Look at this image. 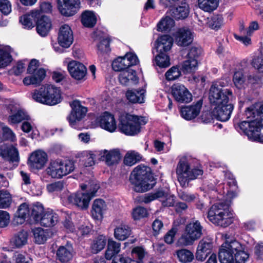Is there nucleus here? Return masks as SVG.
<instances>
[{
	"instance_id": "53",
	"label": "nucleus",
	"mask_w": 263,
	"mask_h": 263,
	"mask_svg": "<svg viewBox=\"0 0 263 263\" xmlns=\"http://www.w3.org/2000/svg\"><path fill=\"white\" fill-rule=\"evenodd\" d=\"M5 106L11 113L15 112L22 109L19 102L13 99L7 100L5 102Z\"/></svg>"
},
{
	"instance_id": "19",
	"label": "nucleus",
	"mask_w": 263,
	"mask_h": 263,
	"mask_svg": "<svg viewBox=\"0 0 263 263\" xmlns=\"http://www.w3.org/2000/svg\"><path fill=\"white\" fill-rule=\"evenodd\" d=\"M48 161L46 153L42 150H36L32 152L28 159V164L31 168L35 170L42 169Z\"/></svg>"
},
{
	"instance_id": "21",
	"label": "nucleus",
	"mask_w": 263,
	"mask_h": 263,
	"mask_svg": "<svg viewBox=\"0 0 263 263\" xmlns=\"http://www.w3.org/2000/svg\"><path fill=\"white\" fill-rule=\"evenodd\" d=\"M114 223L115 224L114 236L117 240L124 241L132 234L130 227L124 221L116 220L114 221Z\"/></svg>"
},
{
	"instance_id": "48",
	"label": "nucleus",
	"mask_w": 263,
	"mask_h": 263,
	"mask_svg": "<svg viewBox=\"0 0 263 263\" xmlns=\"http://www.w3.org/2000/svg\"><path fill=\"white\" fill-rule=\"evenodd\" d=\"M158 54L155 57V62L160 67L165 68L168 67L170 63L169 57L165 52H158Z\"/></svg>"
},
{
	"instance_id": "54",
	"label": "nucleus",
	"mask_w": 263,
	"mask_h": 263,
	"mask_svg": "<svg viewBox=\"0 0 263 263\" xmlns=\"http://www.w3.org/2000/svg\"><path fill=\"white\" fill-rule=\"evenodd\" d=\"M223 23V18L220 15H215L211 17L207 22L208 26L212 29L219 28Z\"/></svg>"
},
{
	"instance_id": "46",
	"label": "nucleus",
	"mask_w": 263,
	"mask_h": 263,
	"mask_svg": "<svg viewBox=\"0 0 263 263\" xmlns=\"http://www.w3.org/2000/svg\"><path fill=\"white\" fill-rule=\"evenodd\" d=\"M142 158L141 155L135 151L128 152L124 158V163L126 165L132 166L139 161Z\"/></svg>"
},
{
	"instance_id": "26",
	"label": "nucleus",
	"mask_w": 263,
	"mask_h": 263,
	"mask_svg": "<svg viewBox=\"0 0 263 263\" xmlns=\"http://www.w3.org/2000/svg\"><path fill=\"white\" fill-rule=\"evenodd\" d=\"M107 210V204L103 200L95 199L93 202L91 210V216L93 219L101 220L103 219V215Z\"/></svg>"
},
{
	"instance_id": "37",
	"label": "nucleus",
	"mask_w": 263,
	"mask_h": 263,
	"mask_svg": "<svg viewBox=\"0 0 263 263\" xmlns=\"http://www.w3.org/2000/svg\"><path fill=\"white\" fill-rule=\"evenodd\" d=\"M12 50L8 46H0V68L5 67L12 61Z\"/></svg>"
},
{
	"instance_id": "39",
	"label": "nucleus",
	"mask_w": 263,
	"mask_h": 263,
	"mask_svg": "<svg viewBox=\"0 0 263 263\" xmlns=\"http://www.w3.org/2000/svg\"><path fill=\"white\" fill-rule=\"evenodd\" d=\"M121 249V243L112 239H108L107 248L105 256L106 259L110 260L116 254H118Z\"/></svg>"
},
{
	"instance_id": "5",
	"label": "nucleus",
	"mask_w": 263,
	"mask_h": 263,
	"mask_svg": "<svg viewBox=\"0 0 263 263\" xmlns=\"http://www.w3.org/2000/svg\"><path fill=\"white\" fill-rule=\"evenodd\" d=\"M82 191L86 192L79 191L75 193H69L67 192L62 196L63 200H67V201L80 209H87L92 197L99 188V185L95 181H92L88 184H82L80 185Z\"/></svg>"
},
{
	"instance_id": "57",
	"label": "nucleus",
	"mask_w": 263,
	"mask_h": 263,
	"mask_svg": "<svg viewBox=\"0 0 263 263\" xmlns=\"http://www.w3.org/2000/svg\"><path fill=\"white\" fill-rule=\"evenodd\" d=\"M0 125L3 130V136L5 138L12 142L16 140L15 134L9 127L2 123Z\"/></svg>"
},
{
	"instance_id": "9",
	"label": "nucleus",
	"mask_w": 263,
	"mask_h": 263,
	"mask_svg": "<svg viewBox=\"0 0 263 263\" xmlns=\"http://www.w3.org/2000/svg\"><path fill=\"white\" fill-rule=\"evenodd\" d=\"M75 169L74 162L69 160L58 159L50 160L46 171L48 175L54 179H61Z\"/></svg>"
},
{
	"instance_id": "8",
	"label": "nucleus",
	"mask_w": 263,
	"mask_h": 263,
	"mask_svg": "<svg viewBox=\"0 0 263 263\" xmlns=\"http://www.w3.org/2000/svg\"><path fill=\"white\" fill-rule=\"evenodd\" d=\"M120 131L127 136H135L141 132V126L147 121L142 117L123 113L119 117Z\"/></svg>"
},
{
	"instance_id": "3",
	"label": "nucleus",
	"mask_w": 263,
	"mask_h": 263,
	"mask_svg": "<svg viewBox=\"0 0 263 263\" xmlns=\"http://www.w3.org/2000/svg\"><path fill=\"white\" fill-rule=\"evenodd\" d=\"M259 103H255L248 107L245 111V116L250 120L241 122L238 125L252 141H263V136H260L261 123L259 121Z\"/></svg>"
},
{
	"instance_id": "22",
	"label": "nucleus",
	"mask_w": 263,
	"mask_h": 263,
	"mask_svg": "<svg viewBox=\"0 0 263 263\" xmlns=\"http://www.w3.org/2000/svg\"><path fill=\"white\" fill-rule=\"evenodd\" d=\"M96 121L99 126L109 132L113 133L117 129V123L113 115L104 112L97 117Z\"/></svg>"
},
{
	"instance_id": "23",
	"label": "nucleus",
	"mask_w": 263,
	"mask_h": 263,
	"mask_svg": "<svg viewBox=\"0 0 263 263\" xmlns=\"http://www.w3.org/2000/svg\"><path fill=\"white\" fill-rule=\"evenodd\" d=\"M213 243L211 240L207 239H202L198 244L196 258L199 261H204L207 256L211 253Z\"/></svg>"
},
{
	"instance_id": "20",
	"label": "nucleus",
	"mask_w": 263,
	"mask_h": 263,
	"mask_svg": "<svg viewBox=\"0 0 263 263\" xmlns=\"http://www.w3.org/2000/svg\"><path fill=\"white\" fill-rule=\"evenodd\" d=\"M73 41V32L71 27L67 24L61 26L58 33L59 44L63 48H67L72 44Z\"/></svg>"
},
{
	"instance_id": "63",
	"label": "nucleus",
	"mask_w": 263,
	"mask_h": 263,
	"mask_svg": "<svg viewBox=\"0 0 263 263\" xmlns=\"http://www.w3.org/2000/svg\"><path fill=\"white\" fill-rule=\"evenodd\" d=\"M194 258V255L191 251L182 249V263L191 262Z\"/></svg>"
},
{
	"instance_id": "60",
	"label": "nucleus",
	"mask_w": 263,
	"mask_h": 263,
	"mask_svg": "<svg viewBox=\"0 0 263 263\" xmlns=\"http://www.w3.org/2000/svg\"><path fill=\"white\" fill-rule=\"evenodd\" d=\"M0 11L6 15L11 12V4L8 0H0Z\"/></svg>"
},
{
	"instance_id": "6",
	"label": "nucleus",
	"mask_w": 263,
	"mask_h": 263,
	"mask_svg": "<svg viewBox=\"0 0 263 263\" xmlns=\"http://www.w3.org/2000/svg\"><path fill=\"white\" fill-rule=\"evenodd\" d=\"M32 99L43 104L53 106L61 102L63 98L61 89L51 85L42 86L31 92Z\"/></svg>"
},
{
	"instance_id": "59",
	"label": "nucleus",
	"mask_w": 263,
	"mask_h": 263,
	"mask_svg": "<svg viewBox=\"0 0 263 263\" xmlns=\"http://www.w3.org/2000/svg\"><path fill=\"white\" fill-rule=\"evenodd\" d=\"M252 66L258 71L263 72V56L260 54L258 56L255 57L252 61Z\"/></svg>"
},
{
	"instance_id": "49",
	"label": "nucleus",
	"mask_w": 263,
	"mask_h": 263,
	"mask_svg": "<svg viewBox=\"0 0 263 263\" xmlns=\"http://www.w3.org/2000/svg\"><path fill=\"white\" fill-rule=\"evenodd\" d=\"M12 201L10 194L6 190L0 191V208L6 209L9 207Z\"/></svg>"
},
{
	"instance_id": "61",
	"label": "nucleus",
	"mask_w": 263,
	"mask_h": 263,
	"mask_svg": "<svg viewBox=\"0 0 263 263\" xmlns=\"http://www.w3.org/2000/svg\"><path fill=\"white\" fill-rule=\"evenodd\" d=\"M64 188V183L62 181H57L54 183L48 184L47 186V189L49 192H59Z\"/></svg>"
},
{
	"instance_id": "2",
	"label": "nucleus",
	"mask_w": 263,
	"mask_h": 263,
	"mask_svg": "<svg viewBox=\"0 0 263 263\" xmlns=\"http://www.w3.org/2000/svg\"><path fill=\"white\" fill-rule=\"evenodd\" d=\"M194 33L188 27L182 28V72L193 74L197 69L198 58L201 53V48L198 46L189 47L194 40Z\"/></svg>"
},
{
	"instance_id": "35",
	"label": "nucleus",
	"mask_w": 263,
	"mask_h": 263,
	"mask_svg": "<svg viewBox=\"0 0 263 263\" xmlns=\"http://www.w3.org/2000/svg\"><path fill=\"white\" fill-rule=\"evenodd\" d=\"M39 17H40V12L34 10L30 13L21 16L20 21L25 28L30 29L34 27V22Z\"/></svg>"
},
{
	"instance_id": "18",
	"label": "nucleus",
	"mask_w": 263,
	"mask_h": 263,
	"mask_svg": "<svg viewBox=\"0 0 263 263\" xmlns=\"http://www.w3.org/2000/svg\"><path fill=\"white\" fill-rule=\"evenodd\" d=\"M64 63L67 64L68 71L72 78L78 81L85 80L87 68L84 65L74 60L68 62L67 59L64 61Z\"/></svg>"
},
{
	"instance_id": "1",
	"label": "nucleus",
	"mask_w": 263,
	"mask_h": 263,
	"mask_svg": "<svg viewBox=\"0 0 263 263\" xmlns=\"http://www.w3.org/2000/svg\"><path fill=\"white\" fill-rule=\"evenodd\" d=\"M227 82L224 80L214 82L212 83L209 91V100L213 107L212 114L217 120L227 121L231 117L234 106L228 103L233 97L232 91L224 87Z\"/></svg>"
},
{
	"instance_id": "58",
	"label": "nucleus",
	"mask_w": 263,
	"mask_h": 263,
	"mask_svg": "<svg viewBox=\"0 0 263 263\" xmlns=\"http://www.w3.org/2000/svg\"><path fill=\"white\" fill-rule=\"evenodd\" d=\"M21 129L26 133H29L32 132L34 135H38V131L34 130V124L29 121V120H24L21 125Z\"/></svg>"
},
{
	"instance_id": "62",
	"label": "nucleus",
	"mask_w": 263,
	"mask_h": 263,
	"mask_svg": "<svg viewBox=\"0 0 263 263\" xmlns=\"http://www.w3.org/2000/svg\"><path fill=\"white\" fill-rule=\"evenodd\" d=\"M9 214L4 211L0 210V228L6 227L10 222Z\"/></svg>"
},
{
	"instance_id": "12",
	"label": "nucleus",
	"mask_w": 263,
	"mask_h": 263,
	"mask_svg": "<svg viewBox=\"0 0 263 263\" xmlns=\"http://www.w3.org/2000/svg\"><path fill=\"white\" fill-rule=\"evenodd\" d=\"M40 62L36 59L30 62L27 68V73L30 76L26 77L23 80L25 85L39 84L45 78L46 71L42 68H39Z\"/></svg>"
},
{
	"instance_id": "4",
	"label": "nucleus",
	"mask_w": 263,
	"mask_h": 263,
	"mask_svg": "<svg viewBox=\"0 0 263 263\" xmlns=\"http://www.w3.org/2000/svg\"><path fill=\"white\" fill-rule=\"evenodd\" d=\"M249 255L245 251L244 247L234 240L223 243L219 251L221 263H246Z\"/></svg>"
},
{
	"instance_id": "28",
	"label": "nucleus",
	"mask_w": 263,
	"mask_h": 263,
	"mask_svg": "<svg viewBox=\"0 0 263 263\" xmlns=\"http://www.w3.org/2000/svg\"><path fill=\"white\" fill-rule=\"evenodd\" d=\"M154 177L151 172V168L144 165H139L135 167L132 172L129 180L130 182L136 181L140 179L149 178Z\"/></svg>"
},
{
	"instance_id": "41",
	"label": "nucleus",
	"mask_w": 263,
	"mask_h": 263,
	"mask_svg": "<svg viewBox=\"0 0 263 263\" xmlns=\"http://www.w3.org/2000/svg\"><path fill=\"white\" fill-rule=\"evenodd\" d=\"M33 239L35 243L43 244L47 240L49 234L47 230L42 228H35L32 229Z\"/></svg>"
},
{
	"instance_id": "14",
	"label": "nucleus",
	"mask_w": 263,
	"mask_h": 263,
	"mask_svg": "<svg viewBox=\"0 0 263 263\" xmlns=\"http://www.w3.org/2000/svg\"><path fill=\"white\" fill-rule=\"evenodd\" d=\"M139 62L137 56L133 52L127 53L124 57L116 59L112 63V67L115 71H124L129 67L134 66Z\"/></svg>"
},
{
	"instance_id": "25",
	"label": "nucleus",
	"mask_w": 263,
	"mask_h": 263,
	"mask_svg": "<svg viewBox=\"0 0 263 263\" xmlns=\"http://www.w3.org/2000/svg\"><path fill=\"white\" fill-rule=\"evenodd\" d=\"M0 156L5 160L10 162L17 163L19 161V154L18 150L13 146H0Z\"/></svg>"
},
{
	"instance_id": "10",
	"label": "nucleus",
	"mask_w": 263,
	"mask_h": 263,
	"mask_svg": "<svg viewBox=\"0 0 263 263\" xmlns=\"http://www.w3.org/2000/svg\"><path fill=\"white\" fill-rule=\"evenodd\" d=\"M194 159L190 156H184L182 157V182L184 184L182 186L187 185L190 180H194L199 176L202 175L203 171L200 165L194 166Z\"/></svg>"
},
{
	"instance_id": "32",
	"label": "nucleus",
	"mask_w": 263,
	"mask_h": 263,
	"mask_svg": "<svg viewBox=\"0 0 263 263\" xmlns=\"http://www.w3.org/2000/svg\"><path fill=\"white\" fill-rule=\"evenodd\" d=\"M120 83L123 85H135L138 83L139 78L136 75V72L133 70H125L121 72L119 76Z\"/></svg>"
},
{
	"instance_id": "31",
	"label": "nucleus",
	"mask_w": 263,
	"mask_h": 263,
	"mask_svg": "<svg viewBox=\"0 0 263 263\" xmlns=\"http://www.w3.org/2000/svg\"><path fill=\"white\" fill-rule=\"evenodd\" d=\"M51 28V23L50 19L45 15H41L37 18L36 31L42 36H46Z\"/></svg>"
},
{
	"instance_id": "38",
	"label": "nucleus",
	"mask_w": 263,
	"mask_h": 263,
	"mask_svg": "<svg viewBox=\"0 0 263 263\" xmlns=\"http://www.w3.org/2000/svg\"><path fill=\"white\" fill-rule=\"evenodd\" d=\"M81 21L84 27L92 28L96 24L97 16L93 11L85 10L81 14Z\"/></svg>"
},
{
	"instance_id": "50",
	"label": "nucleus",
	"mask_w": 263,
	"mask_h": 263,
	"mask_svg": "<svg viewBox=\"0 0 263 263\" xmlns=\"http://www.w3.org/2000/svg\"><path fill=\"white\" fill-rule=\"evenodd\" d=\"M165 78L168 81H174L181 76V68L179 66H174L165 73Z\"/></svg>"
},
{
	"instance_id": "52",
	"label": "nucleus",
	"mask_w": 263,
	"mask_h": 263,
	"mask_svg": "<svg viewBox=\"0 0 263 263\" xmlns=\"http://www.w3.org/2000/svg\"><path fill=\"white\" fill-rule=\"evenodd\" d=\"M132 215L134 220H139L146 217L148 213L145 208L141 206H137L133 210Z\"/></svg>"
},
{
	"instance_id": "24",
	"label": "nucleus",
	"mask_w": 263,
	"mask_h": 263,
	"mask_svg": "<svg viewBox=\"0 0 263 263\" xmlns=\"http://www.w3.org/2000/svg\"><path fill=\"white\" fill-rule=\"evenodd\" d=\"M202 104V100L200 99L195 104L182 106V117L186 120L195 119L199 114Z\"/></svg>"
},
{
	"instance_id": "51",
	"label": "nucleus",
	"mask_w": 263,
	"mask_h": 263,
	"mask_svg": "<svg viewBox=\"0 0 263 263\" xmlns=\"http://www.w3.org/2000/svg\"><path fill=\"white\" fill-rule=\"evenodd\" d=\"M233 81L235 86L238 89L245 87L246 79L242 71H236L233 76Z\"/></svg>"
},
{
	"instance_id": "11",
	"label": "nucleus",
	"mask_w": 263,
	"mask_h": 263,
	"mask_svg": "<svg viewBox=\"0 0 263 263\" xmlns=\"http://www.w3.org/2000/svg\"><path fill=\"white\" fill-rule=\"evenodd\" d=\"M203 227L198 220H193L187 223L182 234V245L191 246L202 235Z\"/></svg>"
},
{
	"instance_id": "44",
	"label": "nucleus",
	"mask_w": 263,
	"mask_h": 263,
	"mask_svg": "<svg viewBox=\"0 0 263 263\" xmlns=\"http://www.w3.org/2000/svg\"><path fill=\"white\" fill-rule=\"evenodd\" d=\"M28 240V233L22 231L16 234L11 239V243L17 248L26 245Z\"/></svg>"
},
{
	"instance_id": "13",
	"label": "nucleus",
	"mask_w": 263,
	"mask_h": 263,
	"mask_svg": "<svg viewBox=\"0 0 263 263\" xmlns=\"http://www.w3.org/2000/svg\"><path fill=\"white\" fill-rule=\"evenodd\" d=\"M72 110L67 117L70 126L75 129L81 128V123L85 117L87 109L82 106L79 101H73L70 104Z\"/></svg>"
},
{
	"instance_id": "36",
	"label": "nucleus",
	"mask_w": 263,
	"mask_h": 263,
	"mask_svg": "<svg viewBox=\"0 0 263 263\" xmlns=\"http://www.w3.org/2000/svg\"><path fill=\"white\" fill-rule=\"evenodd\" d=\"M145 90L143 88L140 89H131L127 91L126 97L127 100L133 103H142L144 102Z\"/></svg>"
},
{
	"instance_id": "64",
	"label": "nucleus",
	"mask_w": 263,
	"mask_h": 263,
	"mask_svg": "<svg viewBox=\"0 0 263 263\" xmlns=\"http://www.w3.org/2000/svg\"><path fill=\"white\" fill-rule=\"evenodd\" d=\"M98 48L101 52H107L109 51V41L108 39H102L98 44Z\"/></svg>"
},
{
	"instance_id": "43",
	"label": "nucleus",
	"mask_w": 263,
	"mask_h": 263,
	"mask_svg": "<svg viewBox=\"0 0 263 263\" xmlns=\"http://www.w3.org/2000/svg\"><path fill=\"white\" fill-rule=\"evenodd\" d=\"M97 151H85L83 153L82 161L86 167L91 166L95 164V160L98 159Z\"/></svg>"
},
{
	"instance_id": "45",
	"label": "nucleus",
	"mask_w": 263,
	"mask_h": 263,
	"mask_svg": "<svg viewBox=\"0 0 263 263\" xmlns=\"http://www.w3.org/2000/svg\"><path fill=\"white\" fill-rule=\"evenodd\" d=\"M106 243V238L104 235H99L94 239L91 245V249L93 253H97L103 250Z\"/></svg>"
},
{
	"instance_id": "16",
	"label": "nucleus",
	"mask_w": 263,
	"mask_h": 263,
	"mask_svg": "<svg viewBox=\"0 0 263 263\" xmlns=\"http://www.w3.org/2000/svg\"><path fill=\"white\" fill-rule=\"evenodd\" d=\"M98 160L104 161L108 166H115L119 164L122 156L119 149H101L97 151Z\"/></svg>"
},
{
	"instance_id": "55",
	"label": "nucleus",
	"mask_w": 263,
	"mask_h": 263,
	"mask_svg": "<svg viewBox=\"0 0 263 263\" xmlns=\"http://www.w3.org/2000/svg\"><path fill=\"white\" fill-rule=\"evenodd\" d=\"M163 196H164V193L163 191H160L155 193L145 194L142 198L141 201L145 203H148L157 199L162 198Z\"/></svg>"
},
{
	"instance_id": "42",
	"label": "nucleus",
	"mask_w": 263,
	"mask_h": 263,
	"mask_svg": "<svg viewBox=\"0 0 263 263\" xmlns=\"http://www.w3.org/2000/svg\"><path fill=\"white\" fill-rule=\"evenodd\" d=\"M30 219H32L35 222H39L45 212L43 205L36 202L30 205Z\"/></svg>"
},
{
	"instance_id": "7",
	"label": "nucleus",
	"mask_w": 263,
	"mask_h": 263,
	"mask_svg": "<svg viewBox=\"0 0 263 263\" xmlns=\"http://www.w3.org/2000/svg\"><path fill=\"white\" fill-rule=\"evenodd\" d=\"M229 209V204L224 202L215 203L210 209L208 218L215 224L227 227L233 222L232 214Z\"/></svg>"
},
{
	"instance_id": "27",
	"label": "nucleus",
	"mask_w": 263,
	"mask_h": 263,
	"mask_svg": "<svg viewBox=\"0 0 263 263\" xmlns=\"http://www.w3.org/2000/svg\"><path fill=\"white\" fill-rule=\"evenodd\" d=\"M133 185L135 191L137 192H145L152 189L156 184L154 177L149 178L140 179L136 181L130 182Z\"/></svg>"
},
{
	"instance_id": "30",
	"label": "nucleus",
	"mask_w": 263,
	"mask_h": 263,
	"mask_svg": "<svg viewBox=\"0 0 263 263\" xmlns=\"http://www.w3.org/2000/svg\"><path fill=\"white\" fill-rule=\"evenodd\" d=\"M173 39L168 35L158 37L155 42V48L157 52H167L172 48Z\"/></svg>"
},
{
	"instance_id": "47",
	"label": "nucleus",
	"mask_w": 263,
	"mask_h": 263,
	"mask_svg": "<svg viewBox=\"0 0 263 263\" xmlns=\"http://www.w3.org/2000/svg\"><path fill=\"white\" fill-rule=\"evenodd\" d=\"M218 0H198L199 8L204 11L211 12L216 9Z\"/></svg>"
},
{
	"instance_id": "15",
	"label": "nucleus",
	"mask_w": 263,
	"mask_h": 263,
	"mask_svg": "<svg viewBox=\"0 0 263 263\" xmlns=\"http://www.w3.org/2000/svg\"><path fill=\"white\" fill-rule=\"evenodd\" d=\"M157 30L161 32H171L176 30L173 33L178 45H181V29L177 28L174 20L169 16H165L161 18L157 24Z\"/></svg>"
},
{
	"instance_id": "33",
	"label": "nucleus",
	"mask_w": 263,
	"mask_h": 263,
	"mask_svg": "<svg viewBox=\"0 0 263 263\" xmlns=\"http://www.w3.org/2000/svg\"><path fill=\"white\" fill-rule=\"evenodd\" d=\"M59 221V216L52 210L45 211L39 222L44 227H50L55 226Z\"/></svg>"
},
{
	"instance_id": "40",
	"label": "nucleus",
	"mask_w": 263,
	"mask_h": 263,
	"mask_svg": "<svg viewBox=\"0 0 263 263\" xmlns=\"http://www.w3.org/2000/svg\"><path fill=\"white\" fill-rule=\"evenodd\" d=\"M9 116L8 121L10 124H15L24 120H30V118L27 113L23 109H20Z\"/></svg>"
},
{
	"instance_id": "34",
	"label": "nucleus",
	"mask_w": 263,
	"mask_h": 263,
	"mask_svg": "<svg viewBox=\"0 0 263 263\" xmlns=\"http://www.w3.org/2000/svg\"><path fill=\"white\" fill-rule=\"evenodd\" d=\"M57 255L61 262H68L72 258L73 256L72 245L67 243L65 246H60L57 250Z\"/></svg>"
},
{
	"instance_id": "17",
	"label": "nucleus",
	"mask_w": 263,
	"mask_h": 263,
	"mask_svg": "<svg viewBox=\"0 0 263 263\" xmlns=\"http://www.w3.org/2000/svg\"><path fill=\"white\" fill-rule=\"evenodd\" d=\"M58 9L63 16L69 17L76 14L81 8L80 0H58Z\"/></svg>"
},
{
	"instance_id": "29",
	"label": "nucleus",
	"mask_w": 263,
	"mask_h": 263,
	"mask_svg": "<svg viewBox=\"0 0 263 263\" xmlns=\"http://www.w3.org/2000/svg\"><path fill=\"white\" fill-rule=\"evenodd\" d=\"M27 218L30 219V205L23 203L18 206L13 218V222L16 224H22Z\"/></svg>"
},
{
	"instance_id": "56",
	"label": "nucleus",
	"mask_w": 263,
	"mask_h": 263,
	"mask_svg": "<svg viewBox=\"0 0 263 263\" xmlns=\"http://www.w3.org/2000/svg\"><path fill=\"white\" fill-rule=\"evenodd\" d=\"M146 252L144 249L141 247H134L131 252L132 257L143 261V259L145 257Z\"/></svg>"
}]
</instances>
